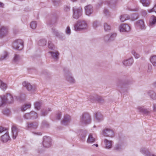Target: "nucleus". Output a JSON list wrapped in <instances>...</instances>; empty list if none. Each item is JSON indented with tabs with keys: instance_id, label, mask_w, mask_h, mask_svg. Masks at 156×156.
Wrapping results in <instances>:
<instances>
[{
	"instance_id": "41",
	"label": "nucleus",
	"mask_w": 156,
	"mask_h": 156,
	"mask_svg": "<svg viewBox=\"0 0 156 156\" xmlns=\"http://www.w3.org/2000/svg\"><path fill=\"white\" fill-rule=\"evenodd\" d=\"M138 18V16L136 13H134L132 14L130 19L132 21H134L136 20Z\"/></svg>"
},
{
	"instance_id": "14",
	"label": "nucleus",
	"mask_w": 156,
	"mask_h": 156,
	"mask_svg": "<svg viewBox=\"0 0 156 156\" xmlns=\"http://www.w3.org/2000/svg\"><path fill=\"white\" fill-rule=\"evenodd\" d=\"M85 10L86 14L89 16L93 12V8L91 5H88L85 7Z\"/></svg>"
},
{
	"instance_id": "22",
	"label": "nucleus",
	"mask_w": 156,
	"mask_h": 156,
	"mask_svg": "<svg viewBox=\"0 0 156 156\" xmlns=\"http://www.w3.org/2000/svg\"><path fill=\"white\" fill-rule=\"evenodd\" d=\"M51 55L52 58L55 61H57L59 58L58 55L59 53L58 51L54 52L52 51H49Z\"/></svg>"
},
{
	"instance_id": "15",
	"label": "nucleus",
	"mask_w": 156,
	"mask_h": 156,
	"mask_svg": "<svg viewBox=\"0 0 156 156\" xmlns=\"http://www.w3.org/2000/svg\"><path fill=\"white\" fill-rule=\"evenodd\" d=\"M136 25L137 27H139L141 30H144L146 29V27L144 25V21L142 20L137 21L136 22Z\"/></svg>"
},
{
	"instance_id": "13",
	"label": "nucleus",
	"mask_w": 156,
	"mask_h": 156,
	"mask_svg": "<svg viewBox=\"0 0 156 156\" xmlns=\"http://www.w3.org/2000/svg\"><path fill=\"white\" fill-rule=\"evenodd\" d=\"M119 29L121 32H128L130 30V27L127 24H122L120 26Z\"/></svg>"
},
{
	"instance_id": "20",
	"label": "nucleus",
	"mask_w": 156,
	"mask_h": 156,
	"mask_svg": "<svg viewBox=\"0 0 156 156\" xmlns=\"http://www.w3.org/2000/svg\"><path fill=\"white\" fill-rule=\"evenodd\" d=\"M156 23V17L153 15L152 16L149 20V25L150 27H153Z\"/></svg>"
},
{
	"instance_id": "33",
	"label": "nucleus",
	"mask_w": 156,
	"mask_h": 156,
	"mask_svg": "<svg viewBox=\"0 0 156 156\" xmlns=\"http://www.w3.org/2000/svg\"><path fill=\"white\" fill-rule=\"evenodd\" d=\"M21 59L20 56L18 55L15 54L13 58V61L15 62H17Z\"/></svg>"
},
{
	"instance_id": "4",
	"label": "nucleus",
	"mask_w": 156,
	"mask_h": 156,
	"mask_svg": "<svg viewBox=\"0 0 156 156\" xmlns=\"http://www.w3.org/2000/svg\"><path fill=\"white\" fill-rule=\"evenodd\" d=\"M12 46L15 49L18 50H21L23 47V41L21 39H17L13 43Z\"/></svg>"
},
{
	"instance_id": "48",
	"label": "nucleus",
	"mask_w": 156,
	"mask_h": 156,
	"mask_svg": "<svg viewBox=\"0 0 156 156\" xmlns=\"http://www.w3.org/2000/svg\"><path fill=\"white\" fill-rule=\"evenodd\" d=\"M8 53L7 52H5V54L3 56H2L0 58V60L2 61L5 59L7 57Z\"/></svg>"
},
{
	"instance_id": "46",
	"label": "nucleus",
	"mask_w": 156,
	"mask_h": 156,
	"mask_svg": "<svg viewBox=\"0 0 156 156\" xmlns=\"http://www.w3.org/2000/svg\"><path fill=\"white\" fill-rule=\"evenodd\" d=\"M48 44V47L49 49L52 50L54 48V45L52 43L51 41H49Z\"/></svg>"
},
{
	"instance_id": "27",
	"label": "nucleus",
	"mask_w": 156,
	"mask_h": 156,
	"mask_svg": "<svg viewBox=\"0 0 156 156\" xmlns=\"http://www.w3.org/2000/svg\"><path fill=\"white\" fill-rule=\"evenodd\" d=\"M51 111V109L50 108H48V109H43L41 111L40 115L41 116H45L48 114V112Z\"/></svg>"
},
{
	"instance_id": "10",
	"label": "nucleus",
	"mask_w": 156,
	"mask_h": 156,
	"mask_svg": "<svg viewBox=\"0 0 156 156\" xmlns=\"http://www.w3.org/2000/svg\"><path fill=\"white\" fill-rule=\"evenodd\" d=\"M2 97L5 103L7 102L9 103H12L13 102V98L9 94H8L6 95H4Z\"/></svg>"
},
{
	"instance_id": "45",
	"label": "nucleus",
	"mask_w": 156,
	"mask_h": 156,
	"mask_svg": "<svg viewBox=\"0 0 156 156\" xmlns=\"http://www.w3.org/2000/svg\"><path fill=\"white\" fill-rule=\"evenodd\" d=\"M8 133L7 129L2 126L0 127V133Z\"/></svg>"
},
{
	"instance_id": "3",
	"label": "nucleus",
	"mask_w": 156,
	"mask_h": 156,
	"mask_svg": "<svg viewBox=\"0 0 156 156\" xmlns=\"http://www.w3.org/2000/svg\"><path fill=\"white\" fill-rule=\"evenodd\" d=\"M73 18L77 19L80 17L82 14V9L81 7H73Z\"/></svg>"
},
{
	"instance_id": "24",
	"label": "nucleus",
	"mask_w": 156,
	"mask_h": 156,
	"mask_svg": "<svg viewBox=\"0 0 156 156\" xmlns=\"http://www.w3.org/2000/svg\"><path fill=\"white\" fill-rule=\"evenodd\" d=\"M95 117L97 122H100L103 120V116L100 112H97L95 115Z\"/></svg>"
},
{
	"instance_id": "26",
	"label": "nucleus",
	"mask_w": 156,
	"mask_h": 156,
	"mask_svg": "<svg viewBox=\"0 0 156 156\" xmlns=\"http://www.w3.org/2000/svg\"><path fill=\"white\" fill-rule=\"evenodd\" d=\"M137 109L139 112L143 113L144 114H148L150 113V111L147 109H144L142 107H138L137 108Z\"/></svg>"
},
{
	"instance_id": "42",
	"label": "nucleus",
	"mask_w": 156,
	"mask_h": 156,
	"mask_svg": "<svg viewBox=\"0 0 156 156\" xmlns=\"http://www.w3.org/2000/svg\"><path fill=\"white\" fill-rule=\"evenodd\" d=\"M7 87L6 85L2 81L1 82L0 88L3 90L5 91Z\"/></svg>"
},
{
	"instance_id": "17",
	"label": "nucleus",
	"mask_w": 156,
	"mask_h": 156,
	"mask_svg": "<svg viewBox=\"0 0 156 156\" xmlns=\"http://www.w3.org/2000/svg\"><path fill=\"white\" fill-rule=\"evenodd\" d=\"M12 138L14 139H15L17 135L18 129L16 126L13 125L12 128Z\"/></svg>"
},
{
	"instance_id": "62",
	"label": "nucleus",
	"mask_w": 156,
	"mask_h": 156,
	"mask_svg": "<svg viewBox=\"0 0 156 156\" xmlns=\"http://www.w3.org/2000/svg\"><path fill=\"white\" fill-rule=\"evenodd\" d=\"M153 110L154 111H156V104H154L153 105Z\"/></svg>"
},
{
	"instance_id": "6",
	"label": "nucleus",
	"mask_w": 156,
	"mask_h": 156,
	"mask_svg": "<svg viewBox=\"0 0 156 156\" xmlns=\"http://www.w3.org/2000/svg\"><path fill=\"white\" fill-rule=\"evenodd\" d=\"M51 139L50 137L45 136L43 137V145L45 147H49L51 146Z\"/></svg>"
},
{
	"instance_id": "36",
	"label": "nucleus",
	"mask_w": 156,
	"mask_h": 156,
	"mask_svg": "<svg viewBox=\"0 0 156 156\" xmlns=\"http://www.w3.org/2000/svg\"><path fill=\"white\" fill-rule=\"evenodd\" d=\"M109 35L110 41H114L117 35L115 33L111 34Z\"/></svg>"
},
{
	"instance_id": "58",
	"label": "nucleus",
	"mask_w": 156,
	"mask_h": 156,
	"mask_svg": "<svg viewBox=\"0 0 156 156\" xmlns=\"http://www.w3.org/2000/svg\"><path fill=\"white\" fill-rule=\"evenodd\" d=\"M3 113L4 114L8 115L9 113V111L8 110H5L3 111Z\"/></svg>"
},
{
	"instance_id": "19",
	"label": "nucleus",
	"mask_w": 156,
	"mask_h": 156,
	"mask_svg": "<svg viewBox=\"0 0 156 156\" xmlns=\"http://www.w3.org/2000/svg\"><path fill=\"white\" fill-rule=\"evenodd\" d=\"M133 62V60L132 58H130L128 59L124 60L123 61V64L125 66H131Z\"/></svg>"
},
{
	"instance_id": "5",
	"label": "nucleus",
	"mask_w": 156,
	"mask_h": 156,
	"mask_svg": "<svg viewBox=\"0 0 156 156\" xmlns=\"http://www.w3.org/2000/svg\"><path fill=\"white\" fill-rule=\"evenodd\" d=\"M38 114L35 112L32 111L29 113H26L23 116L24 118L27 119H35L38 118Z\"/></svg>"
},
{
	"instance_id": "56",
	"label": "nucleus",
	"mask_w": 156,
	"mask_h": 156,
	"mask_svg": "<svg viewBox=\"0 0 156 156\" xmlns=\"http://www.w3.org/2000/svg\"><path fill=\"white\" fill-rule=\"evenodd\" d=\"M3 98L2 96L0 97V107L2 106V104L5 103L4 102V100H3Z\"/></svg>"
},
{
	"instance_id": "47",
	"label": "nucleus",
	"mask_w": 156,
	"mask_h": 156,
	"mask_svg": "<svg viewBox=\"0 0 156 156\" xmlns=\"http://www.w3.org/2000/svg\"><path fill=\"white\" fill-rule=\"evenodd\" d=\"M104 40L105 42L110 41L109 35H107L104 37Z\"/></svg>"
},
{
	"instance_id": "23",
	"label": "nucleus",
	"mask_w": 156,
	"mask_h": 156,
	"mask_svg": "<svg viewBox=\"0 0 156 156\" xmlns=\"http://www.w3.org/2000/svg\"><path fill=\"white\" fill-rule=\"evenodd\" d=\"M104 143L105 145V148L107 149H110L112 147V141L108 140L107 139L104 140Z\"/></svg>"
},
{
	"instance_id": "50",
	"label": "nucleus",
	"mask_w": 156,
	"mask_h": 156,
	"mask_svg": "<svg viewBox=\"0 0 156 156\" xmlns=\"http://www.w3.org/2000/svg\"><path fill=\"white\" fill-rule=\"evenodd\" d=\"M148 11L149 12H154L156 13V4L154 5V6L152 9L148 10Z\"/></svg>"
},
{
	"instance_id": "52",
	"label": "nucleus",
	"mask_w": 156,
	"mask_h": 156,
	"mask_svg": "<svg viewBox=\"0 0 156 156\" xmlns=\"http://www.w3.org/2000/svg\"><path fill=\"white\" fill-rule=\"evenodd\" d=\"M122 146L120 144H117L115 147V149L117 150H119L121 149Z\"/></svg>"
},
{
	"instance_id": "60",
	"label": "nucleus",
	"mask_w": 156,
	"mask_h": 156,
	"mask_svg": "<svg viewBox=\"0 0 156 156\" xmlns=\"http://www.w3.org/2000/svg\"><path fill=\"white\" fill-rule=\"evenodd\" d=\"M104 12V14H105V15H108V9H105Z\"/></svg>"
},
{
	"instance_id": "8",
	"label": "nucleus",
	"mask_w": 156,
	"mask_h": 156,
	"mask_svg": "<svg viewBox=\"0 0 156 156\" xmlns=\"http://www.w3.org/2000/svg\"><path fill=\"white\" fill-rule=\"evenodd\" d=\"M102 133L105 136L112 137L114 136L113 131L111 129L108 128H106L103 130Z\"/></svg>"
},
{
	"instance_id": "12",
	"label": "nucleus",
	"mask_w": 156,
	"mask_h": 156,
	"mask_svg": "<svg viewBox=\"0 0 156 156\" xmlns=\"http://www.w3.org/2000/svg\"><path fill=\"white\" fill-rule=\"evenodd\" d=\"M71 120L70 116L67 115L64 116L62 120L61 121V124L64 125H66L68 124Z\"/></svg>"
},
{
	"instance_id": "18",
	"label": "nucleus",
	"mask_w": 156,
	"mask_h": 156,
	"mask_svg": "<svg viewBox=\"0 0 156 156\" xmlns=\"http://www.w3.org/2000/svg\"><path fill=\"white\" fill-rule=\"evenodd\" d=\"M8 33V29L5 27H2L0 29V38L6 35Z\"/></svg>"
},
{
	"instance_id": "1",
	"label": "nucleus",
	"mask_w": 156,
	"mask_h": 156,
	"mask_svg": "<svg viewBox=\"0 0 156 156\" xmlns=\"http://www.w3.org/2000/svg\"><path fill=\"white\" fill-rule=\"evenodd\" d=\"M91 120V117L87 112H84L80 116V122L82 124L85 125L90 124Z\"/></svg>"
},
{
	"instance_id": "57",
	"label": "nucleus",
	"mask_w": 156,
	"mask_h": 156,
	"mask_svg": "<svg viewBox=\"0 0 156 156\" xmlns=\"http://www.w3.org/2000/svg\"><path fill=\"white\" fill-rule=\"evenodd\" d=\"M98 22L97 21H95L93 23V27L94 28H96L98 25Z\"/></svg>"
},
{
	"instance_id": "37",
	"label": "nucleus",
	"mask_w": 156,
	"mask_h": 156,
	"mask_svg": "<svg viewBox=\"0 0 156 156\" xmlns=\"http://www.w3.org/2000/svg\"><path fill=\"white\" fill-rule=\"evenodd\" d=\"M41 105V103L39 102H36L34 104L35 108L37 110L40 109Z\"/></svg>"
},
{
	"instance_id": "25",
	"label": "nucleus",
	"mask_w": 156,
	"mask_h": 156,
	"mask_svg": "<svg viewBox=\"0 0 156 156\" xmlns=\"http://www.w3.org/2000/svg\"><path fill=\"white\" fill-rule=\"evenodd\" d=\"M95 140V138L93 136L91 133L89 134L87 140V142L88 143H94Z\"/></svg>"
},
{
	"instance_id": "30",
	"label": "nucleus",
	"mask_w": 156,
	"mask_h": 156,
	"mask_svg": "<svg viewBox=\"0 0 156 156\" xmlns=\"http://www.w3.org/2000/svg\"><path fill=\"white\" fill-rule=\"evenodd\" d=\"M140 2L143 6L147 7L150 5L151 1V0H140Z\"/></svg>"
},
{
	"instance_id": "28",
	"label": "nucleus",
	"mask_w": 156,
	"mask_h": 156,
	"mask_svg": "<svg viewBox=\"0 0 156 156\" xmlns=\"http://www.w3.org/2000/svg\"><path fill=\"white\" fill-rule=\"evenodd\" d=\"M130 18L129 16L127 14H124L121 16L120 20L121 22H123L126 20H129Z\"/></svg>"
},
{
	"instance_id": "51",
	"label": "nucleus",
	"mask_w": 156,
	"mask_h": 156,
	"mask_svg": "<svg viewBox=\"0 0 156 156\" xmlns=\"http://www.w3.org/2000/svg\"><path fill=\"white\" fill-rule=\"evenodd\" d=\"M62 114L61 112H59L57 114L56 119L60 120L62 117Z\"/></svg>"
},
{
	"instance_id": "40",
	"label": "nucleus",
	"mask_w": 156,
	"mask_h": 156,
	"mask_svg": "<svg viewBox=\"0 0 156 156\" xmlns=\"http://www.w3.org/2000/svg\"><path fill=\"white\" fill-rule=\"evenodd\" d=\"M30 27L33 29H35L37 27V23L35 21L31 22L30 23Z\"/></svg>"
},
{
	"instance_id": "53",
	"label": "nucleus",
	"mask_w": 156,
	"mask_h": 156,
	"mask_svg": "<svg viewBox=\"0 0 156 156\" xmlns=\"http://www.w3.org/2000/svg\"><path fill=\"white\" fill-rule=\"evenodd\" d=\"M152 66L151 64H148V69L147 70V72H150L152 69Z\"/></svg>"
},
{
	"instance_id": "32",
	"label": "nucleus",
	"mask_w": 156,
	"mask_h": 156,
	"mask_svg": "<svg viewBox=\"0 0 156 156\" xmlns=\"http://www.w3.org/2000/svg\"><path fill=\"white\" fill-rule=\"evenodd\" d=\"M31 105L30 104H26L23 105L21 107V111L23 112L25 111L27 109L30 108Z\"/></svg>"
},
{
	"instance_id": "63",
	"label": "nucleus",
	"mask_w": 156,
	"mask_h": 156,
	"mask_svg": "<svg viewBox=\"0 0 156 156\" xmlns=\"http://www.w3.org/2000/svg\"><path fill=\"white\" fill-rule=\"evenodd\" d=\"M48 25H49L50 26H51L52 25H53L54 24V23H51V22H49L48 23Z\"/></svg>"
},
{
	"instance_id": "34",
	"label": "nucleus",
	"mask_w": 156,
	"mask_h": 156,
	"mask_svg": "<svg viewBox=\"0 0 156 156\" xmlns=\"http://www.w3.org/2000/svg\"><path fill=\"white\" fill-rule=\"evenodd\" d=\"M104 27L105 31H108L111 29V26L107 23H104Z\"/></svg>"
},
{
	"instance_id": "21",
	"label": "nucleus",
	"mask_w": 156,
	"mask_h": 156,
	"mask_svg": "<svg viewBox=\"0 0 156 156\" xmlns=\"http://www.w3.org/2000/svg\"><path fill=\"white\" fill-rule=\"evenodd\" d=\"M10 138L8 133H5L4 135L1 136V140L4 143L7 142Z\"/></svg>"
},
{
	"instance_id": "38",
	"label": "nucleus",
	"mask_w": 156,
	"mask_h": 156,
	"mask_svg": "<svg viewBox=\"0 0 156 156\" xmlns=\"http://www.w3.org/2000/svg\"><path fill=\"white\" fill-rule=\"evenodd\" d=\"M38 44L40 46H44L46 44V41L45 39L40 40L39 41Z\"/></svg>"
},
{
	"instance_id": "31",
	"label": "nucleus",
	"mask_w": 156,
	"mask_h": 156,
	"mask_svg": "<svg viewBox=\"0 0 156 156\" xmlns=\"http://www.w3.org/2000/svg\"><path fill=\"white\" fill-rule=\"evenodd\" d=\"M150 60L153 66H156V55L151 56Z\"/></svg>"
},
{
	"instance_id": "54",
	"label": "nucleus",
	"mask_w": 156,
	"mask_h": 156,
	"mask_svg": "<svg viewBox=\"0 0 156 156\" xmlns=\"http://www.w3.org/2000/svg\"><path fill=\"white\" fill-rule=\"evenodd\" d=\"M66 34H70L71 31L70 27H67L66 29Z\"/></svg>"
},
{
	"instance_id": "43",
	"label": "nucleus",
	"mask_w": 156,
	"mask_h": 156,
	"mask_svg": "<svg viewBox=\"0 0 156 156\" xmlns=\"http://www.w3.org/2000/svg\"><path fill=\"white\" fill-rule=\"evenodd\" d=\"M117 2V0H111L110 1H108L106 2L108 5H111L114 4Z\"/></svg>"
},
{
	"instance_id": "16",
	"label": "nucleus",
	"mask_w": 156,
	"mask_h": 156,
	"mask_svg": "<svg viewBox=\"0 0 156 156\" xmlns=\"http://www.w3.org/2000/svg\"><path fill=\"white\" fill-rule=\"evenodd\" d=\"M65 76L66 77V80L70 83H75V80L72 76L71 74L69 72L67 73H66Z\"/></svg>"
},
{
	"instance_id": "55",
	"label": "nucleus",
	"mask_w": 156,
	"mask_h": 156,
	"mask_svg": "<svg viewBox=\"0 0 156 156\" xmlns=\"http://www.w3.org/2000/svg\"><path fill=\"white\" fill-rule=\"evenodd\" d=\"M42 125L44 126L48 127V124L46 121H43L42 123Z\"/></svg>"
},
{
	"instance_id": "9",
	"label": "nucleus",
	"mask_w": 156,
	"mask_h": 156,
	"mask_svg": "<svg viewBox=\"0 0 156 156\" xmlns=\"http://www.w3.org/2000/svg\"><path fill=\"white\" fill-rule=\"evenodd\" d=\"M23 86L27 90L33 91L35 90V87L34 86H32L30 83L26 81H24L22 83Z\"/></svg>"
},
{
	"instance_id": "59",
	"label": "nucleus",
	"mask_w": 156,
	"mask_h": 156,
	"mask_svg": "<svg viewBox=\"0 0 156 156\" xmlns=\"http://www.w3.org/2000/svg\"><path fill=\"white\" fill-rule=\"evenodd\" d=\"M70 7L69 6H66L64 7V9L66 12H68L69 11Z\"/></svg>"
},
{
	"instance_id": "61",
	"label": "nucleus",
	"mask_w": 156,
	"mask_h": 156,
	"mask_svg": "<svg viewBox=\"0 0 156 156\" xmlns=\"http://www.w3.org/2000/svg\"><path fill=\"white\" fill-rule=\"evenodd\" d=\"M4 6V4L3 3L0 2V7L3 8Z\"/></svg>"
},
{
	"instance_id": "44",
	"label": "nucleus",
	"mask_w": 156,
	"mask_h": 156,
	"mask_svg": "<svg viewBox=\"0 0 156 156\" xmlns=\"http://www.w3.org/2000/svg\"><path fill=\"white\" fill-rule=\"evenodd\" d=\"M131 53L136 58H138L140 57V55L136 53L134 50H132Z\"/></svg>"
},
{
	"instance_id": "39",
	"label": "nucleus",
	"mask_w": 156,
	"mask_h": 156,
	"mask_svg": "<svg viewBox=\"0 0 156 156\" xmlns=\"http://www.w3.org/2000/svg\"><path fill=\"white\" fill-rule=\"evenodd\" d=\"M52 32L53 34L56 36L58 37L60 35L59 33L55 29L52 28Z\"/></svg>"
},
{
	"instance_id": "11",
	"label": "nucleus",
	"mask_w": 156,
	"mask_h": 156,
	"mask_svg": "<svg viewBox=\"0 0 156 156\" xmlns=\"http://www.w3.org/2000/svg\"><path fill=\"white\" fill-rule=\"evenodd\" d=\"M27 125L26 128L27 129H36L38 126V123L36 121L33 122H27Z\"/></svg>"
},
{
	"instance_id": "7",
	"label": "nucleus",
	"mask_w": 156,
	"mask_h": 156,
	"mask_svg": "<svg viewBox=\"0 0 156 156\" xmlns=\"http://www.w3.org/2000/svg\"><path fill=\"white\" fill-rule=\"evenodd\" d=\"M90 100L92 102L97 101L99 103H102L104 100L102 97L98 95H91L90 97Z\"/></svg>"
},
{
	"instance_id": "29",
	"label": "nucleus",
	"mask_w": 156,
	"mask_h": 156,
	"mask_svg": "<svg viewBox=\"0 0 156 156\" xmlns=\"http://www.w3.org/2000/svg\"><path fill=\"white\" fill-rule=\"evenodd\" d=\"M148 94L152 99L153 100L156 99V94L153 91L149 90L148 92Z\"/></svg>"
},
{
	"instance_id": "2",
	"label": "nucleus",
	"mask_w": 156,
	"mask_h": 156,
	"mask_svg": "<svg viewBox=\"0 0 156 156\" xmlns=\"http://www.w3.org/2000/svg\"><path fill=\"white\" fill-rule=\"evenodd\" d=\"M87 27V24L86 22L83 20H79L74 25V29L76 31L80 30L85 29Z\"/></svg>"
},
{
	"instance_id": "35",
	"label": "nucleus",
	"mask_w": 156,
	"mask_h": 156,
	"mask_svg": "<svg viewBox=\"0 0 156 156\" xmlns=\"http://www.w3.org/2000/svg\"><path fill=\"white\" fill-rule=\"evenodd\" d=\"M87 135L86 132L85 131H83L82 132L81 134L80 135V139L82 141L85 140V137Z\"/></svg>"
},
{
	"instance_id": "49",
	"label": "nucleus",
	"mask_w": 156,
	"mask_h": 156,
	"mask_svg": "<svg viewBox=\"0 0 156 156\" xmlns=\"http://www.w3.org/2000/svg\"><path fill=\"white\" fill-rule=\"evenodd\" d=\"M141 13L143 16H145L147 15V12L146 10L142 9L141 11Z\"/></svg>"
},
{
	"instance_id": "64",
	"label": "nucleus",
	"mask_w": 156,
	"mask_h": 156,
	"mask_svg": "<svg viewBox=\"0 0 156 156\" xmlns=\"http://www.w3.org/2000/svg\"><path fill=\"white\" fill-rule=\"evenodd\" d=\"M131 81H127V83H126V84H131Z\"/></svg>"
}]
</instances>
